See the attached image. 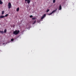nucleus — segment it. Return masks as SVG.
<instances>
[{"label":"nucleus","mask_w":76,"mask_h":76,"mask_svg":"<svg viewBox=\"0 0 76 76\" xmlns=\"http://www.w3.org/2000/svg\"><path fill=\"white\" fill-rule=\"evenodd\" d=\"M19 32H20V31H19V30L18 31L17 30H16L15 31H13V34L14 35H16L18 34Z\"/></svg>","instance_id":"f257e3e1"},{"label":"nucleus","mask_w":76,"mask_h":76,"mask_svg":"<svg viewBox=\"0 0 76 76\" xmlns=\"http://www.w3.org/2000/svg\"><path fill=\"white\" fill-rule=\"evenodd\" d=\"M32 20H37V18H32Z\"/></svg>","instance_id":"6e6552de"},{"label":"nucleus","mask_w":76,"mask_h":76,"mask_svg":"<svg viewBox=\"0 0 76 76\" xmlns=\"http://www.w3.org/2000/svg\"><path fill=\"white\" fill-rule=\"evenodd\" d=\"M53 3H55V2H56V0H53Z\"/></svg>","instance_id":"aec40b11"},{"label":"nucleus","mask_w":76,"mask_h":76,"mask_svg":"<svg viewBox=\"0 0 76 76\" xmlns=\"http://www.w3.org/2000/svg\"><path fill=\"white\" fill-rule=\"evenodd\" d=\"M59 10H61V5L59 6Z\"/></svg>","instance_id":"1a4fd4ad"},{"label":"nucleus","mask_w":76,"mask_h":76,"mask_svg":"<svg viewBox=\"0 0 76 76\" xmlns=\"http://www.w3.org/2000/svg\"><path fill=\"white\" fill-rule=\"evenodd\" d=\"M3 3V2L1 1V0H0V4H2Z\"/></svg>","instance_id":"9d476101"},{"label":"nucleus","mask_w":76,"mask_h":76,"mask_svg":"<svg viewBox=\"0 0 76 76\" xmlns=\"http://www.w3.org/2000/svg\"><path fill=\"white\" fill-rule=\"evenodd\" d=\"M15 26V25H13V28H14Z\"/></svg>","instance_id":"412c9836"},{"label":"nucleus","mask_w":76,"mask_h":76,"mask_svg":"<svg viewBox=\"0 0 76 76\" xmlns=\"http://www.w3.org/2000/svg\"><path fill=\"white\" fill-rule=\"evenodd\" d=\"M0 33H1V34H4V31H0Z\"/></svg>","instance_id":"9b49d317"},{"label":"nucleus","mask_w":76,"mask_h":76,"mask_svg":"<svg viewBox=\"0 0 76 76\" xmlns=\"http://www.w3.org/2000/svg\"><path fill=\"white\" fill-rule=\"evenodd\" d=\"M14 40V39H11V41H13Z\"/></svg>","instance_id":"a211bd4d"},{"label":"nucleus","mask_w":76,"mask_h":76,"mask_svg":"<svg viewBox=\"0 0 76 76\" xmlns=\"http://www.w3.org/2000/svg\"><path fill=\"white\" fill-rule=\"evenodd\" d=\"M4 11H3L2 12V15H4Z\"/></svg>","instance_id":"4468645a"},{"label":"nucleus","mask_w":76,"mask_h":76,"mask_svg":"<svg viewBox=\"0 0 76 76\" xmlns=\"http://www.w3.org/2000/svg\"><path fill=\"white\" fill-rule=\"evenodd\" d=\"M45 16H46V14H45L43 15V16H42V17L41 18V19H44V18H45Z\"/></svg>","instance_id":"423d86ee"},{"label":"nucleus","mask_w":76,"mask_h":76,"mask_svg":"<svg viewBox=\"0 0 76 76\" xmlns=\"http://www.w3.org/2000/svg\"><path fill=\"white\" fill-rule=\"evenodd\" d=\"M7 32V29H5V30H4V33H6Z\"/></svg>","instance_id":"ddd939ff"},{"label":"nucleus","mask_w":76,"mask_h":76,"mask_svg":"<svg viewBox=\"0 0 76 76\" xmlns=\"http://www.w3.org/2000/svg\"><path fill=\"white\" fill-rule=\"evenodd\" d=\"M67 0H66V1H67Z\"/></svg>","instance_id":"5701e85b"},{"label":"nucleus","mask_w":76,"mask_h":76,"mask_svg":"<svg viewBox=\"0 0 76 76\" xmlns=\"http://www.w3.org/2000/svg\"><path fill=\"white\" fill-rule=\"evenodd\" d=\"M49 11H50V10L48 9V10H47L46 12H49Z\"/></svg>","instance_id":"f3484780"},{"label":"nucleus","mask_w":76,"mask_h":76,"mask_svg":"<svg viewBox=\"0 0 76 76\" xmlns=\"http://www.w3.org/2000/svg\"><path fill=\"white\" fill-rule=\"evenodd\" d=\"M57 10V9H56L55 10H54L52 12L50 13L48 15H52L53 13H54V12H56V11Z\"/></svg>","instance_id":"7ed1b4c3"},{"label":"nucleus","mask_w":76,"mask_h":76,"mask_svg":"<svg viewBox=\"0 0 76 76\" xmlns=\"http://www.w3.org/2000/svg\"><path fill=\"white\" fill-rule=\"evenodd\" d=\"M4 18V16L3 15H1L0 16V19H2Z\"/></svg>","instance_id":"0eeeda50"},{"label":"nucleus","mask_w":76,"mask_h":76,"mask_svg":"<svg viewBox=\"0 0 76 76\" xmlns=\"http://www.w3.org/2000/svg\"><path fill=\"white\" fill-rule=\"evenodd\" d=\"M19 8L18 7L16 10V11L17 12H18V11H19Z\"/></svg>","instance_id":"f8f14e48"},{"label":"nucleus","mask_w":76,"mask_h":76,"mask_svg":"<svg viewBox=\"0 0 76 76\" xmlns=\"http://www.w3.org/2000/svg\"><path fill=\"white\" fill-rule=\"evenodd\" d=\"M26 2L27 1V3L28 4H29L31 3V1L30 0H25Z\"/></svg>","instance_id":"20e7f679"},{"label":"nucleus","mask_w":76,"mask_h":76,"mask_svg":"<svg viewBox=\"0 0 76 76\" xmlns=\"http://www.w3.org/2000/svg\"><path fill=\"white\" fill-rule=\"evenodd\" d=\"M8 9H10V8H12V4H11V3L10 2L8 3Z\"/></svg>","instance_id":"f03ea898"},{"label":"nucleus","mask_w":76,"mask_h":76,"mask_svg":"<svg viewBox=\"0 0 76 76\" xmlns=\"http://www.w3.org/2000/svg\"><path fill=\"white\" fill-rule=\"evenodd\" d=\"M33 17V16L32 15L30 16V18H32Z\"/></svg>","instance_id":"dca6fc26"},{"label":"nucleus","mask_w":76,"mask_h":76,"mask_svg":"<svg viewBox=\"0 0 76 76\" xmlns=\"http://www.w3.org/2000/svg\"><path fill=\"white\" fill-rule=\"evenodd\" d=\"M8 16V14H7L5 15L4 17H7Z\"/></svg>","instance_id":"2eb2a0df"},{"label":"nucleus","mask_w":76,"mask_h":76,"mask_svg":"<svg viewBox=\"0 0 76 76\" xmlns=\"http://www.w3.org/2000/svg\"><path fill=\"white\" fill-rule=\"evenodd\" d=\"M45 16H46V14H45L43 15V16H42V17L41 18V19H44V18H45Z\"/></svg>","instance_id":"39448f33"},{"label":"nucleus","mask_w":76,"mask_h":76,"mask_svg":"<svg viewBox=\"0 0 76 76\" xmlns=\"http://www.w3.org/2000/svg\"><path fill=\"white\" fill-rule=\"evenodd\" d=\"M3 45H4L5 44V43H3Z\"/></svg>","instance_id":"4be33fe9"},{"label":"nucleus","mask_w":76,"mask_h":76,"mask_svg":"<svg viewBox=\"0 0 76 76\" xmlns=\"http://www.w3.org/2000/svg\"><path fill=\"white\" fill-rule=\"evenodd\" d=\"M36 23V20L34 21V22L33 23V24H35Z\"/></svg>","instance_id":"6ab92c4d"}]
</instances>
